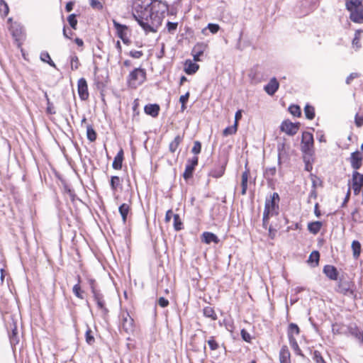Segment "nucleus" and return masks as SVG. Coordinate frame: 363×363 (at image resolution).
<instances>
[{"instance_id": "obj_1", "label": "nucleus", "mask_w": 363, "mask_h": 363, "mask_svg": "<svg viewBox=\"0 0 363 363\" xmlns=\"http://www.w3.org/2000/svg\"><path fill=\"white\" fill-rule=\"evenodd\" d=\"M168 9L166 2L155 1L146 5L135 4L133 14L146 33H155L162 25Z\"/></svg>"}, {"instance_id": "obj_2", "label": "nucleus", "mask_w": 363, "mask_h": 363, "mask_svg": "<svg viewBox=\"0 0 363 363\" xmlns=\"http://www.w3.org/2000/svg\"><path fill=\"white\" fill-rule=\"evenodd\" d=\"M363 0H345V8L350 12V19L355 23H363Z\"/></svg>"}, {"instance_id": "obj_3", "label": "nucleus", "mask_w": 363, "mask_h": 363, "mask_svg": "<svg viewBox=\"0 0 363 363\" xmlns=\"http://www.w3.org/2000/svg\"><path fill=\"white\" fill-rule=\"evenodd\" d=\"M335 291L337 293L342 294L345 296H355V284L349 278H345L342 275L339 279L337 284Z\"/></svg>"}, {"instance_id": "obj_4", "label": "nucleus", "mask_w": 363, "mask_h": 363, "mask_svg": "<svg viewBox=\"0 0 363 363\" xmlns=\"http://www.w3.org/2000/svg\"><path fill=\"white\" fill-rule=\"evenodd\" d=\"M146 79V72L144 69L135 68L128 75V83L130 87L136 88L141 85Z\"/></svg>"}, {"instance_id": "obj_5", "label": "nucleus", "mask_w": 363, "mask_h": 363, "mask_svg": "<svg viewBox=\"0 0 363 363\" xmlns=\"http://www.w3.org/2000/svg\"><path fill=\"white\" fill-rule=\"evenodd\" d=\"M279 196L277 192L273 193L270 199H266L264 210L265 218L268 214L271 216H276L279 213Z\"/></svg>"}, {"instance_id": "obj_6", "label": "nucleus", "mask_w": 363, "mask_h": 363, "mask_svg": "<svg viewBox=\"0 0 363 363\" xmlns=\"http://www.w3.org/2000/svg\"><path fill=\"white\" fill-rule=\"evenodd\" d=\"M313 135L312 133L305 131L302 134L301 150L303 153L311 155L313 152Z\"/></svg>"}, {"instance_id": "obj_7", "label": "nucleus", "mask_w": 363, "mask_h": 363, "mask_svg": "<svg viewBox=\"0 0 363 363\" xmlns=\"http://www.w3.org/2000/svg\"><path fill=\"white\" fill-rule=\"evenodd\" d=\"M280 129L289 135H294L299 129V123H294L289 120H286L281 123Z\"/></svg>"}, {"instance_id": "obj_8", "label": "nucleus", "mask_w": 363, "mask_h": 363, "mask_svg": "<svg viewBox=\"0 0 363 363\" xmlns=\"http://www.w3.org/2000/svg\"><path fill=\"white\" fill-rule=\"evenodd\" d=\"M199 158L197 156L193 157L187 160L185 170L183 173V177L185 180H188L192 177L195 167L198 164Z\"/></svg>"}, {"instance_id": "obj_9", "label": "nucleus", "mask_w": 363, "mask_h": 363, "mask_svg": "<svg viewBox=\"0 0 363 363\" xmlns=\"http://www.w3.org/2000/svg\"><path fill=\"white\" fill-rule=\"evenodd\" d=\"M91 292L94 296V301H96L97 306L99 309H101L104 314L108 313V309L105 306V303L104 301L103 295L97 291L94 286V281L91 280Z\"/></svg>"}, {"instance_id": "obj_10", "label": "nucleus", "mask_w": 363, "mask_h": 363, "mask_svg": "<svg viewBox=\"0 0 363 363\" xmlns=\"http://www.w3.org/2000/svg\"><path fill=\"white\" fill-rule=\"evenodd\" d=\"M114 28L117 30L118 36L122 40L124 44L129 45L130 40L127 37L128 27L118 23L116 21H113Z\"/></svg>"}, {"instance_id": "obj_11", "label": "nucleus", "mask_w": 363, "mask_h": 363, "mask_svg": "<svg viewBox=\"0 0 363 363\" xmlns=\"http://www.w3.org/2000/svg\"><path fill=\"white\" fill-rule=\"evenodd\" d=\"M78 94L82 101H86L89 98L88 85L84 78H80L77 82Z\"/></svg>"}, {"instance_id": "obj_12", "label": "nucleus", "mask_w": 363, "mask_h": 363, "mask_svg": "<svg viewBox=\"0 0 363 363\" xmlns=\"http://www.w3.org/2000/svg\"><path fill=\"white\" fill-rule=\"evenodd\" d=\"M363 186V174L357 171L352 173V189L354 194H359Z\"/></svg>"}, {"instance_id": "obj_13", "label": "nucleus", "mask_w": 363, "mask_h": 363, "mask_svg": "<svg viewBox=\"0 0 363 363\" xmlns=\"http://www.w3.org/2000/svg\"><path fill=\"white\" fill-rule=\"evenodd\" d=\"M208 45L205 43H198L194 45L192 49V55L194 61H200V57L203 55Z\"/></svg>"}, {"instance_id": "obj_14", "label": "nucleus", "mask_w": 363, "mask_h": 363, "mask_svg": "<svg viewBox=\"0 0 363 363\" xmlns=\"http://www.w3.org/2000/svg\"><path fill=\"white\" fill-rule=\"evenodd\" d=\"M363 157L359 151H355L351 154L350 163L352 167L357 171L362 166Z\"/></svg>"}, {"instance_id": "obj_15", "label": "nucleus", "mask_w": 363, "mask_h": 363, "mask_svg": "<svg viewBox=\"0 0 363 363\" xmlns=\"http://www.w3.org/2000/svg\"><path fill=\"white\" fill-rule=\"evenodd\" d=\"M9 30L15 40L20 41L22 39L23 33V28L21 25L13 23L11 25Z\"/></svg>"}, {"instance_id": "obj_16", "label": "nucleus", "mask_w": 363, "mask_h": 363, "mask_svg": "<svg viewBox=\"0 0 363 363\" xmlns=\"http://www.w3.org/2000/svg\"><path fill=\"white\" fill-rule=\"evenodd\" d=\"M323 272L330 280H338V272L334 266L327 264L323 267Z\"/></svg>"}, {"instance_id": "obj_17", "label": "nucleus", "mask_w": 363, "mask_h": 363, "mask_svg": "<svg viewBox=\"0 0 363 363\" xmlns=\"http://www.w3.org/2000/svg\"><path fill=\"white\" fill-rule=\"evenodd\" d=\"M279 82L275 77L270 79L269 82L264 86V91L270 96H273L278 90Z\"/></svg>"}, {"instance_id": "obj_18", "label": "nucleus", "mask_w": 363, "mask_h": 363, "mask_svg": "<svg viewBox=\"0 0 363 363\" xmlns=\"http://www.w3.org/2000/svg\"><path fill=\"white\" fill-rule=\"evenodd\" d=\"M201 241L206 244L218 243L219 239L216 235L211 232H204L201 236Z\"/></svg>"}, {"instance_id": "obj_19", "label": "nucleus", "mask_w": 363, "mask_h": 363, "mask_svg": "<svg viewBox=\"0 0 363 363\" xmlns=\"http://www.w3.org/2000/svg\"><path fill=\"white\" fill-rule=\"evenodd\" d=\"M248 77L252 83H258L262 80L258 66H254L248 73Z\"/></svg>"}, {"instance_id": "obj_20", "label": "nucleus", "mask_w": 363, "mask_h": 363, "mask_svg": "<svg viewBox=\"0 0 363 363\" xmlns=\"http://www.w3.org/2000/svg\"><path fill=\"white\" fill-rule=\"evenodd\" d=\"M145 113L152 117H156L159 114L160 106L155 104H147L144 108Z\"/></svg>"}, {"instance_id": "obj_21", "label": "nucleus", "mask_w": 363, "mask_h": 363, "mask_svg": "<svg viewBox=\"0 0 363 363\" xmlns=\"http://www.w3.org/2000/svg\"><path fill=\"white\" fill-rule=\"evenodd\" d=\"M123 328L126 331H131L133 329V319L129 315L128 313L123 315Z\"/></svg>"}, {"instance_id": "obj_22", "label": "nucleus", "mask_w": 363, "mask_h": 363, "mask_svg": "<svg viewBox=\"0 0 363 363\" xmlns=\"http://www.w3.org/2000/svg\"><path fill=\"white\" fill-rule=\"evenodd\" d=\"M280 363H291L290 352L287 346H283L279 352Z\"/></svg>"}, {"instance_id": "obj_23", "label": "nucleus", "mask_w": 363, "mask_h": 363, "mask_svg": "<svg viewBox=\"0 0 363 363\" xmlns=\"http://www.w3.org/2000/svg\"><path fill=\"white\" fill-rule=\"evenodd\" d=\"M123 160V150L121 149L116 155L112 167L115 169H121L122 168V163Z\"/></svg>"}, {"instance_id": "obj_24", "label": "nucleus", "mask_w": 363, "mask_h": 363, "mask_svg": "<svg viewBox=\"0 0 363 363\" xmlns=\"http://www.w3.org/2000/svg\"><path fill=\"white\" fill-rule=\"evenodd\" d=\"M199 68V66L190 60H186L185 62L184 71L187 74H193L196 73Z\"/></svg>"}, {"instance_id": "obj_25", "label": "nucleus", "mask_w": 363, "mask_h": 363, "mask_svg": "<svg viewBox=\"0 0 363 363\" xmlns=\"http://www.w3.org/2000/svg\"><path fill=\"white\" fill-rule=\"evenodd\" d=\"M9 336L10 343L12 347L16 345L18 343L19 336H18L17 328L15 324H13V328H11V333H9Z\"/></svg>"}, {"instance_id": "obj_26", "label": "nucleus", "mask_w": 363, "mask_h": 363, "mask_svg": "<svg viewBox=\"0 0 363 363\" xmlns=\"http://www.w3.org/2000/svg\"><path fill=\"white\" fill-rule=\"evenodd\" d=\"M184 135H177L174 139L169 143V150L171 152H174L182 142Z\"/></svg>"}, {"instance_id": "obj_27", "label": "nucleus", "mask_w": 363, "mask_h": 363, "mask_svg": "<svg viewBox=\"0 0 363 363\" xmlns=\"http://www.w3.org/2000/svg\"><path fill=\"white\" fill-rule=\"evenodd\" d=\"M250 174V170L248 169H246L244 172L242 174V181H241V186H242V191L241 194L242 195H245L247 191V180L248 177Z\"/></svg>"}, {"instance_id": "obj_28", "label": "nucleus", "mask_w": 363, "mask_h": 363, "mask_svg": "<svg viewBox=\"0 0 363 363\" xmlns=\"http://www.w3.org/2000/svg\"><path fill=\"white\" fill-rule=\"evenodd\" d=\"M225 164H221L218 167H215L210 172V176L214 177V178H219L221 177L225 172Z\"/></svg>"}, {"instance_id": "obj_29", "label": "nucleus", "mask_w": 363, "mask_h": 363, "mask_svg": "<svg viewBox=\"0 0 363 363\" xmlns=\"http://www.w3.org/2000/svg\"><path fill=\"white\" fill-rule=\"evenodd\" d=\"M322 225L323 224L320 221L311 222L308 224V230L311 233L315 235L320 231Z\"/></svg>"}, {"instance_id": "obj_30", "label": "nucleus", "mask_w": 363, "mask_h": 363, "mask_svg": "<svg viewBox=\"0 0 363 363\" xmlns=\"http://www.w3.org/2000/svg\"><path fill=\"white\" fill-rule=\"evenodd\" d=\"M351 247H352V250L353 257L355 259H357L359 257L360 253H361V244L359 241L354 240L352 242Z\"/></svg>"}, {"instance_id": "obj_31", "label": "nucleus", "mask_w": 363, "mask_h": 363, "mask_svg": "<svg viewBox=\"0 0 363 363\" xmlns=\"http://www.w3.org/2000/svg\"><path fill=\"white\" fill-rule=\"evenodd\" d=\"M203 313L205 317L209 318L213 320H216L218 317L214 309L211 306H206L203 308Z\"/></svg>"}, {"instance_id": "obj_32", "label": "nucleus", "mask_w": 363, "mask_h": 363, "mask_svg": "<svg viewBox=\"0 0 363 363\" xmlns=\"http://www.w3.org/2000/svg\"><path fill=\"white\" fill-rule=\"evenodd\" d=\"M320 259V253L319 252L315 250L313 251L309 255L308 262L311 264L313 267H315L318 264Z\"/></svg>"}, {"instance_id": "obj_33", "label": "nucleus", "mask_w": 363, "mask_h": 363, "mask_svg": "<svg viewBox=\"0 0 363 363\" xmlns=\"http://www.w3.org/2000/svg\"><path fill=\"white\" fill-rule=\"evenodd\" d=\"M118 210H119L120 214L121 215L123 223H125L126 219H127V216H128L129 210H130L129 206L126 203H123L119 206Z\"/></svg>"}, {"instance_id": "obj_34", "label": "nucleus", "mask_w": 363, "mask_h": 363, "mask_svg": "<svg viewBox=\"0 0 363 363\" xmlns=\"http://www.w3.org/2000/svg\"><path fill=\"white\" fill-rule=\"evenodd\" d=\"M300 333V329L296 323H290L288 329V337L289 340L291 337H294V334L298 335Z\"/></svg>"}, {"instance_id": "obj_35", "label": "nucleus", "mask_w": 363, "mask_h": 363, "mask_svg": "<svg viewBox=\"0 0 363 363\" xmlns=\"http://www.w3.org/2000/svg\"><path fill=\"white\" fill-rule=\"evenodd\" d=\"M289 340L290 345H291V348L293 349V350L294 351V352L297 355L303 356V354L301 352V350L298 345V342H297L296 338L290 337V339Z\"/></svg>"}, {"instance_id": "obj_36", "label": "nucleus", "mask_w": 363, "mask_h": 363, "mask_svg": "<svg viewBox=\"0 0 363 363\" xmlns=\"http://www.w3.org/2000/svg\"><path fill=\"white\" fill-rule=\"evenodd\" d=\"M363 33V30L361 29L357 30L354 34V38L352 40V45L353 47H355L357 49H359L361 48L360 44V36L361 34Z\"/></svg>"}, {"instance_id": "obj_37", "label": "nucleus", "mask_w": 363, "mask_h": 363, "mask_svg": "<svg viewBox=\"0 0 363 363\" xmlns=\"http://www.w3.org/2000/svg\"><path fill=\"white\" fill-rule=\"evenodd\" d=\"M304 113L306 118L309 120H312L315 117V110L314 108L311 105H306L304 108Z\"/></svg>"}, {"instance_id": "obj_38", "label": "nucleus", "mask_w": 363, "mask_h": 363, "mask_svg": "<svg viewBox=\"0 0 363 363\" xmlns=\"http://www.w3.org/2000/svg\"><path fill=\"white\" fill-rule=\"evenodd\" d=\"M86 136L91 142H94L96 139V133L91 125L86 126Z\"/></svg>"}, {"instance_id": "obj_39", "label": "nucleus", "mask_w": 363, "mask_h": 363, "mask_svg": "<svg viewBox=\"0 0 363 363\" xmlns=\"http://www.w3.org/2000/svg\"><path fill=\"white\" fill-rule=\"evenodd\" d=\"M237 123H234L233 125L225 128L223 131V136H228L235 134L238 130Z\"/></svg>"}, {"instance_id": "obj_40", "label": "nucleus", "mask_w": 363, "mask_h": 363, "mask_svg": "<svg viewBox=\"0 0 363 363\" xmlns=\"http://www.w3.org/2000/svg\"><path fill=\"white\" fill-rule=\"evenodd\" d=\"M173 218H174V230H177V231H179V230H182V228H183V223H182V222L181 220L179 215V214H174L173 215Z\"/></svg>"}, {"instance_id": "obj_41", "label": "nucleus", "mask_w": 363, "mask_h": 363, "mask_svg": "<svg viewBox=\"0 0 363 363\" xmlns=\"http://www.w3.org/2000/svg\"><path fill=\"white\" fill-rule=\"evenodd\" d=\"M79 282H80V277L78 276V284H75L74 286H73V289H72V291L73 293L74 294V295L80 298V299H83L84 297L82 296V291L81 290V287H80V285H79Z\"/></svg>"}, {"instance_id": "obj_42", "label": "nucleus", "mask_w": 363, "mask_h": 363, "mask_svg": "<svg viewBox=\"0 0 363 363\" xmlns=\"http://www.w3.org/2000/svg\"><path fill=\"white\" fill-rule=\"evenodd\" d=\"M207 29H208L212 33L215 34L219 30L220 26L216 23H208L207 28L202 30V33L206 34Z\"/></svg>"}, {"instance_id": "obj_43", "label": "nucleus", "mask_w": 363, "mask_h": 363, "mask_svg": "<svg viewBox=\"0 0 363 363\" xmlns=\"http://www.w3.org/2000/svg\"><path fill=\"white\" fill-rule=\"evenodd\" d=\"M70 60H71V69L72 70L77 69L80 65V62H79L78 57L74 54L71 56Z\"/></svg>"}, {"instance_id": "obj_44", "label": "nucleus", "mask_w": 363, "mask_h": 363, "mask_svg": "<svg viewBox=\"0 0 363 363\" xmlns=\"http://www.w3.org/2000/svg\"><path fill=\"white\" fill-rule=\"evenodd\" d=\"M67 21L69 24V26L73 28L74 30L77 29V15L74 13L70 14L67 17Z\"/></svg>"}, {"instance_id": "obj_45", "label": "nucleus", "mask_w": 363, "mask_h": 363, "mask_svg": "<svg viewBox=\"0 0 363 363\" xmlns=\"http://www.w3.org/2000/svg\"><path fill=\"white\" fill-rule=\"evenodd\" d=\"M121 182L120 178L118 176H113L111 178L110 185L113 191H116Z\"/></svg>"}, {"instance_id": "obj_46", "label": "nucleus", "mask_w": 363, "mask_h": 363, "mask_svg": "<svg viewBox=\"0 0 363 363\" xmlns=\"http://www.w3.org/2000/svg\"><path fill=\"white\" fill-rule=\"evenodd\" d=\"M289 111L294 116L299 117L301 114V108L297 105H291L289 108Z\"/></svg>"}, {"instance_id": "obj_47", "label": "nucleus", "mask_w": 363, "mask_h": 363, "mask_svg": "<svg viewBox=\"0 0 363 363\" xmlns=\"http://www.w3.org/2000/svg\"><path fill=\"white\" fill-rule=\"evenodd\" d=\"M0 12L2 13L4 16H7L9 12V6L4 0H0Z\"/></svg>"}, {"instance_id": "obj_48", "label": "nucleus", "mask_w": 363, "mask_h": 363, "mask_svg": "<svg viewBox=\"0 0 363 363\" xmlns=\"http://www.w3.org/2000/svg\"><path fill=\"white\" fill-rule=\"evenodd\" d=\"M91 333L92 332L91 329L88 328L85 334L86 342L90 345H91L95 341L94 336L91 335Z\"/></svg>"}, {"instance_id": "obj_49", "label": "nucleus", "mask_w": 363, "mask_h": 363, "mask_svg": "<svg viewBox=\"0 0 363 363\" xmlns=\"http://www.w3.org/2000/svg\"><path fill=\"white\" fill-rule=\"evenodd\" d=\"M177 26H178V23H176V22L174 23V22H170V21H168L167 23V29L169 33H174L176 31Z\"/></svg>"}, {"instance_id": "obj_50", "label": "nucleus", "mask_w": 363, "mask_h": 363, "mask_svg": "<svg viewBox=\"0 0 363 363\" xmlns=\"http://www.w3.org/2000/svg\"><path fill=\"white\" fill-rule=\"evenodd\" d=\"M201 143L199 141H195L194 143V146L191 149V152L194 155H198L201 152Z\"/></svg>"}, {"instance_id": "obj_51", "label": "nucleus", "mask_w": 363, "mask_h": 363, "mask_svg": "<svg viewBox=\"0 0 363 363\" xmlns=\"http://www.w3.org/2000/svg\"><path fill=\"white\" fill-rule=\"evenodd\" d=\"M276 172V167H269L265 169L264 175L267 178L269 179L275 175Z\"/></svg>"}, {"instance_id": "obj_52", "label": "nucleus", "mask_w": 363, "mask_h": 363, "mask_svg": "<svg viewBox=\"0 0 363 363\" xmlns=\"http://www.w3.org/2000/svg\"><path fill=\"white\" fill-rule=\"evenodd\" d=\"M90 6L97 10H101L103 8L102 4L99 0H89Z\"/></svg>"}, {"instance_id": "obj_53", "label": "nucleus", "mask_w": 363, "mask_h": 363, "mask_svg": "<svg viewBox=\"0 0 363 363\" xmlns=\"http://www.w3.org/2000/svg\"><path fill=\"white\" fill-rule=\"evenodd\" d=\"M208 344L211 348V350H216L218 348V344L216 342L213 337H211L208 340Z\"/></svg>"}, {"instance_id": "obj_54", "label": "nucleus", "mask_w": 363, "mask_h": 363, "mask_svg": "<svg viewBox=\"0 0 363 363\" xmlns=\"http://www.w3.org/2000/svg\"><path fill=\"white\" fill-rule=\"evenodd\" d=\"M354 123L357 127L361 128L363 125V116L357 113L354 116Z\"/></svg>"}, {"instance_id": "obj_55", "label": "nucleus", "mask_w": 363, "mask_h": 363, "mask_svg": "<svg viewBox=\"0 0 363 363\" xmlns=\"http://www.w3.org/2000/svg\"><path fill=\"white\" fill-rule=\"evenodd\" d=\"M130 56L132 57L133 58H135V59H139L143 55V53L142 51H138V50H131L130 52Z\"/></svg>"}, {"instance_id": "obj_56", "label": "nucleus", "mask_w": 363, "mask_h": 363, "mask_svg": "<svg viewBox=\"0 0 363 363\" xmlns=\"http://www.w3.org/2000/svg\"><path fill=\"white\" fill-rule=\"evenodd\" d=\"M47 109L46 111L48 114H55V110L53 104L48 100V103H47Z\"/></svg>"}, {"instance_id": "obj_57", "label": "nucleus", "mask_w": 363, "mask_h": 363, "mask_svg": "<svg viewBox=\"0 0 363 363\" xmlns=\"http://www.w3.org/2000/svg\"><path fill=\"white\" fill-rule=\"evenodd\" d=\"M158 304L161 307L165 308V307H167L169 305V301L167 299H166L165 298H164V297H160L158 299Z\"/></svg>"}, {"instance_id": "obj_58", "label": "nucleus", "mask_w": 363, "mask_h": 363, "mask_svg": "<svg viewBox=\"0 0 363 363\" xmlns=\"http://www.w3.org/2000/svg\"><path fill=\"white\" fill-rule=\"evenodd\" d=\"M314 359H315L316 363H325L323 357L318 352H316V351L315 352Z\"/></svg>"}, {"instance_id": "obj_59", "label": "nucleus", "mask_w": 363, "mask_h": 363, "mask_svg": "<svg viewBox=\"0 0 363 363\" xmlns=\"http://www.w3.org/2000/svg\"><path fill=\"white\" fill-rule=\"evenodd\" d=\"M315 182H313V189L311 191V192L309 194V196H308V202H310V200L311 199H315L317 197V192L315 191Z\"/></svg>"}, {"instance_id": "obj_60", "label": "nucleus", "mask_w": 363, "mask_h": 363, "mask_svg": "<svg viewBox=\"0 0 363 363\" xmlns=\"http://www.w3.org/2000/svg\"><path fill=\"white\" fill-rule=\"evenodd\" d=\"M241 336L245 341H246V342L250 341V339H251L250 335L244 329L241 330Z\"/></svg>"}, {"instance_id": "obj_61", "label": "nucleus", "mask_w": 363, "mask_h": 363, "mask_svg": "<svg viewBox=\"0 0 363 363\" xmlns=\"http://www.w3.org/2000/svg\"><path fill=\"white\" fill-rule=\"evenodd\" d=\"M358 77V74L357 73H351L346 79V83L347 84H350L351 83V82L355 79Z\"/></svg>"}, {"instance_id": "obj_62", "label": "nucleus", "mask_w": 363, "mask_h": 363, "mask_svg": "<svg viewBox=\"0 0 363 363\" xmlns=\"http://www.w3.org/2000/svg\"><path fill=\"white\" fill-rule=\"evenodd\" d=\"M51 59L48 52H43L40 54V60L46 62L48 60Z\"/></svg>"}, {"instance_id": "obj_63", "label": "nucleus", "mask_w": 363, "mask_h": 363, "mask_svg": "<svg viewBox=\"0 0 363 363\" xmlns=\"http://www.w3.org/2000/svg\"><path fill=\"white\" fill-rule=\"evenodd\" d=\"M189 93L187 92L184 95H182L179 98V102L181 104H186L189 99Z\"/></svg>"}, {"instance_id": "obj_64", "label": "nucleus", "mask_w": 363, "mask_h": 363, "mask_svg": "<svg viewBox=\"0 0 363 363\" xmlns=\"http://www.w3.org/2000/svg\"><path fill=\"white\" fill-rule=\"evenodd\" d=\"M242 118V111L238 110L236 111L235 115V123H237V125H238V121L240 120Z\"/></svg>"}]
</instances>
